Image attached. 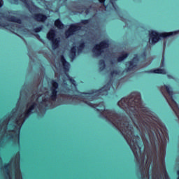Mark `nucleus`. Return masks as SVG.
Masks as SVG:
<instances>
[{"mask_svg": "<svg viewBox=\"0 0 179 179\" xmlns=\"http://www.w3.org/2000/svg\"><path fill=\"white\" fill-rule=\"evenodd\" d=\"M174 34H177V31L173 32H164L162 34H159L156 31H149V36H150V42L152 44H156V43H158L159 40H162V38H166V37H170V36H173Z\"/></svg>", "mask_w": 179, "mask_h": 179, "instance_id": "nucleus-1", "label": "nucleus"}, {"mask_svg": "<svg viewBox=\"0 0 179 179\" xmlns=\"http://www.w3.org/2000/svg\"><path fill=\"white\" fill-rule=\"evenodd\" d=\"M6 179H13L10 176V170L4 171ZM14 179H23L22 172H20V166L19 165V159L14 163Z\"/></svg>", "mask_w": 179, "mask_h": 179, "instance_id": "nucleus-2", "label": "nucleus"}, {"mask_svg": "<svg viewBox=\"0 0 179 179\" xmlns=\"http://www.w3.org/2000/svg\"><path fill=\"white\" fill-rule=\"evenodd\" d=\"M60 61L62 62L63 69L65 72L66 76L68 78L70 83L73 85V86L76 87V81L72 78V77L69 76V74L68 72H69V69L71 68V64L66 61V59H65V56L64 55H61L60 56Z\"/></svg>", "mask_w": 179, "mask_h": 179, "instance_id": "nucleus-3", "label": "nucleus"}, {"mask_svg": "<svg viewBox=\"0 0 179 179\" xmlns=\"http://www.w3.org/2000/svg\"><path fill=\"white\" fill-rule=\"evenodd\" d=\"M89 22V20H82L80 23L70 25V27L66 31V37H69L70 36L73 35L74 33H76L78 30H81L82 27H83V24H87Z\"/></svg>", "mask_w": 179, "mask_h": 179, "instance_id": "nucleus-4", "label": "nucleus"}, {"mask_svg": "<svg viewBox=\"0 0 179 179\" xmlns=\"http://www.w3.org/2000/svg\"><path fill=\"white\" fill-rule=\"evenodd\" d=\"M108 48H110V45H94L92 49V57H100L101 54H104L107 51Z\"/></svg>", "mask_w": 179, "mask_h": 179, "instance_id": "nucleus-5", "label": "nucleus"}, {"mask_svg": "<svg viewBox=\"0 0 179 179\" xmlns=\"http://www.w3.org/2000/svg\"><path fill=\"white\" fill-rule=\"evenodd\" d=\"M19 160V163L20 162V156L19 157H15L13 158L9 163L4 164V166L2 165V158L0 157V169L1 170H10L9 167L13 166V167H15V162H17Z\"/></svg>", "mask_w": 179, "mask_h": 179, "instance_id": "nucleus-6", "label": "nucleus"}, {"mask_svg": "<svg viewBox=\"0 0 179 179\" xmlns=\"http://www.w3.org/2000/svg\"><path fill=\"white\" fill-rule=\"evenodd\" d=\"M139 62V57L138 55H134L132 60L127 62L126 65H129V67L126 69V71L131 72L134 69V68H136L138 66V64Z\"/></svg>", "mask_w": 179, "mask_h": 179, "instance_id": "nucleus-7", "label": "nucleus"}, {"mask_svg": "<svg viewBox=\"0 0 179 179\" xmlns=\"http://www.w3.org/2000/svg\"><path fill=\"white\" fill-rule=\"evenodd\" d=\"M47 38H48L50 41H52L54 45H58V43H59V41H57L56 38L55 31L54 30H50L48 32L47 34Z\"/></svg>", "mask_w": 179, "mask_h": 179, "instance_id": "nucleus-8", "label": "nucleus"}, {"mask_svg": "<svg viewBox=\"0 0 179 179\" xmlns=\"http://www.w3.org/2000/svg\"><path fill=\"white\" fill-rule=\"evenodd\" d=\"M76 47L78 48L77 54L78 55H80V54H82V52H84L85 54H87V52L90 51L89 45H78Z\"/></svg>", "mask_w": 179, "mask_h": 179, "instance_id": "nucleus-9", "label": "nucleus"}, {"mask_svg": "<svg viewBox=\"0 0 179 179\" xmlns=\"http://www.w3.org/2000/svg\"><path fill=\"white\" fill-rule=\"evenodd\" d=\"M69 57L71 61V62H73L75 59H76V45H73L70 50Z\"/></svg>", "mask_w": 179, "mask_h": 179, "instance_id": "nucleus-10", "label": "nucleus"}, {"mask_svg": "<svg viewBox=\"0 0 179 179\" xmlns=\"http://www.w3.org/2000/svg\"><path fill=\"white\" fill-rule=\"evenodd\" d=\"M145 73H158L161 75H166L167 72H166V70L163 69H157L147 71H145Z\"/></svg>", "mask_w": 179, "mask_h": 179, "instance_id": "nucleus-11", "label": "nucleus"}, {"mask_svg": "<svg viewBox=\"0 0 179 179\" xmlns=\"http://www.w3.org/2000/svg\"><path fill=\"white\" fill-rule=\"evenodd\" d=\"M31 46H27L28 50V56L29 57V59L32 61V62H34V59L36 58V53H34V51L31 48Z\"/></svg>", "mask_w": 179, "mask_h": 179, "instance_id": "nucleus-12", "label": "nucleus"}, {"mask_svg": "<svg viewBox=\"0 0 179 179\" xmlns=\"http://www.w3.org/2000/svg\"><path fill=\"white\" fill-rule=\"evenodd\" d=\"M129 57V53L127 52H123L118 57H117V62H122V61H125L127 57Z\"/></svg>", "mask_w": 179, "mask_h": 179, "instance_id": "nucleus-13", "label": "nucleus"}, {"mask_svg": "<svg viewBox=\"0 0 179 179\" xmlns=\"http://www.w3.org/2000/svg\"><path fill=\"white\" fill-rule=\"evenodd\" d=\"M34 17L38 22H45V20H47V16L41 14H36Z\"/></svg>", "mask_w": 179, "mask_h": 179, "instance_id": "nucleus-14", "label": "nucleus"}, {"mask_svg": "<svg viewBox=\"0 0 179 179\" xmlns=\"http://www.w3.org/2000/svg\"><path fill=\"white\" fill-rule=\"evenodd\" d=\"M7 20H8L9 22H14L15 23H19L20 24V23H22V20L19 19V18H16L15 17H7Z\"/></svg>", "mask_w": 179, "mask_h": 179, "instance_id": "nucleus-15", "label": "nucleus"}, {"mask_svg": "<svg viewBox=\"0 0 179 179\" xmlns=\"http://www.w3.org/2000/svg\"><path fill=\"white\" fill-rule=\"evenodd\" d=\"M99 71L100 72L104 71L106 69V61L104 59L99 60Z\"/></svg>", "mask_w": 179, "mask_h": 179, "instance_id": "nucleus-16", "label": "nucleus"}, {"mask_svg": "<svg viewBox=\"0 0 179 179\" xmlns=\"http://www.w3.org/2000/svg\"><path fill=\"white\" fill-rule=\"evenodd\" d=\"M55 25L56 26V27L57 29H64V24H62V22H61V20H57L55 22Z\"/></svg>", "mask_w": 179, "mask_h": 179, "instance_id": "nucleus-17", "label": "nucleus"}, {"mask_svg": "<svg viewBox=\"0 0 179 179\" xmlns=\"http://www.w3.org/2000/svg\"><path fill=\"white\" fill-rule=\"evenodd\" d=\"M117 75H120V71L117 70H113L110 72V76L114 78V76H117Z\"/></svg>", "mask_w": 179, "mask_h": 179, "instance_id": "nucleus-18", "label": "nucleus"}, {"mask_svg": "<svg viewBox=\"0 0 179 179\" xmlns=\"http://www.w3.org/2000/svg\"><path fill=\"white\" fill-rule=\"evenodd\" d=\"M100 3H102L103 5H104V2L106 1V0H99ZM110 2L112 5V6H113V8L115 9V6H114V3H113V0H110Z\"/></svg>", "mask_w": 179, "mask_h": 179, "instance_id": "nucleus-19", "label": "nucleus"}, {"mask_svg": "<svg viewBox=\"0 0 179 179\" xmlns=\"http://www.w3.org/2000/svg\"><path fill=\"white\" fill-rule=\"evenodd\" d=\"M152 179H163L162 175H152Z\"/></svg>", "mask_w": 179, "mask_h": 179, "instance_id": "nucleus-20", "label": "nucleus"}, {"mask_svg": "<svg viewBox=\"0 0 179 179\" xmlns=\"http://www.w3.org/2000/svg\"><path fill=\"white\" fill-rule=\"evenodd\" d=\"M164 50H166V46H163V56L162 59V65H164Z\"/></svg>", "mask_w": 179, "mask_h": 179, "instance_id": "nucleus-21", "label": "nucleus"}, {"mask_svg": "<svg viewBox=\"0 0 179 179\" xmlns=\"http://www.w3.org/2000/svg\"><path fill=\"white\" fill-rule=\"evenodd\" d=\"M43 30V27H39L34 29L35 33H40V31Z\"/></svg>", "mask_w": 179, "mask_h": 179, "instance_id": "nucleus-22", "label": "nucleus"}, {"mask_svg": "<svg viewBox=\"0 0 179 179\" xmlns=\"http://www.w3.org/2000/svg\"><path fill=\"white\" fill-rule=\"evenodd\" d=\"M141 57H142L143 59H146V57H147L146 52H143L141 54Z\"/></svg>", "mask_w": 179, "mask_h": 179, "instance_id": "nucleus-23", "label": "nucleus"}, {"mask_svg": "<svg viewBox=\"0 0 179 179\" xmlns=\"http://www.w3.org/2000/svg\"><path fill=\"white\" fill-rule=\"evenodd\" d=\"M59 45H52L53 50H57V48H59Z\"/></svg>", "mask_w": 179, "mask_h": 179, "instance_id": "nucleus-24", "label": "nucleus"}, {"mask_svg": "<svg viewBox=\"0 0 179 179\" xmlns=\"http://www.w3.org/2000/svg\"><path fill=\"white\" fill-rule=\"evenodd\" d=\"M100 45H108V43H107V42H101Z\"/></svg>", "mask_w": 179, "mask_h": 179, "instance_id": "nucleus-25", "label": "nucleus"}, {"mask_svg": "<svg viewBox=\"0 0 179 179\" xmlns=\"http://www.w3.org/2000/svg\"><path fill=\"white\" fill-rule=\"evenodd\" d=\"M2 6H3V1L0 0V8H2Z\"/></svg>", "mask_w": 179, "mask_h": 179, "instance_id": "nucleus-26", "label": "nucleus"}, {"mask_svg": "<svg viewBox=\"0 0 179 179\" xmlns=\"http://www.w3.org/2000/svg\"><path fill=\"white\" fill-rule=\"evenodd\" d=\"M110 64H112V65H114V61H111Z\"/></svg>", "mask_w": 179, "mask_h": 179, "instance_id": "nucleus-27", "label": "nucleus"}, {"mask_svg": "<svg viewBox=\"0 0 179 179\" xmlns=\"http://www.w3.org/2000/svg\"><path fill=\"white\" fill-rule=\"evenodd\" d=\"M106 9H107L108 8V6H104Z\"/></svg>", "mask_w": 179, "mask_h": 179, "instance_id": "nucleus-28", "label": "nucleus"}, {"mask_svg": "<svg viewBox=\"0 0 179 179\" xmlns=\"http://www.w3.org/2000/svg\"><path fill=\"white\" fill-rule=\"evenodd\" d=\"M86 15H89V12L86 11Z\"/></svg>", "mask_w": 179, "mask_h": 179, "instance_id": "nucleus-29", "label": "nucleus"}, {"mask_svg": "<svg viewBox=\"0 0 179 179\" xmlns=\"http://www.w3.org/2000/svg\"><path fill=\"white\" fill-rule=\"evenodd\" d=\"M168 77H169V78H171V76H168Z\"/></svg>", "mask_w": 179, "mask_h": 179, "instance_id": "nucleus-30", "label": "nucleus"}, {"mask_svg": "<svg viewBox=\"0 0 179 179\" xmlns=\"http://www.w3.org/2000/svg\"><path fill=\"white\" fill-rule=\"evenodd\" d=\"M21 1H24V0H21Z\"/></svg>", "mask_w": 179, "mask_h": 179, "instance_id": "nucleus-31", "label": "nucleus"}]
</instances>
